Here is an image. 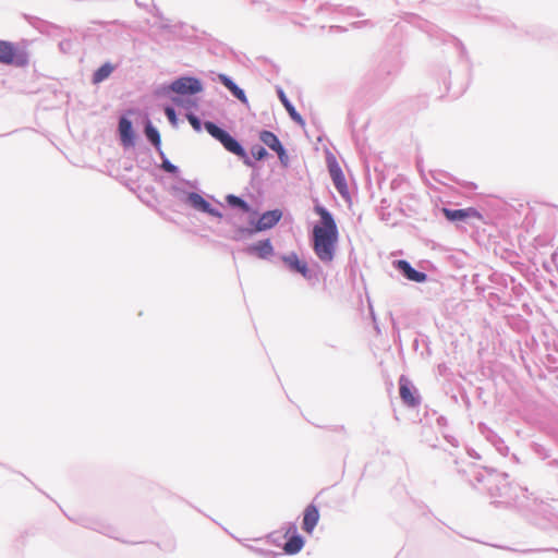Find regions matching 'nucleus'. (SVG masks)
I'll use <instances>...</instances> for the list:
<instances>
[{
  "instance_id": "obj_2",
  "label": "nucleus",
  "mask_w": 558,
  "mask_h": 558,
  "mask_svg": "<svg viewBox=\"0 0 558 558\" xmlns=\"http://www.w3.org/2000/svg\"><path fill=\"white\" fill-rule=\"evenodd\" d=\"M170 89L178 94V97L172 98V101L178 106H183L185 108L194 107L196 104L191 100H184L182 97L185 95H195L203 90V85L199 80L195 77H180L172 82L170 85Z\"/></svg>"
},
{
  "instance_id": "obj_28",
  "label": "nucleus",
  "mask_w": 558,
  "mask_h": 558,
  "mask_svg": "<svg viewBox=\"0 0 558 558\" xmlns=\"http://www.w3.org/2000/svg\"><path fill=\"white\" fill-rule=\"evenodd\" d=\"M258 244L267 245V244H269V241H268V240H266V241H262V242H259Z\"/></svg>"
},
{
  "instance_id": "obj_26",
  "label": "nucleus",
  "mask_w": 558,
  "mask_h": 558,
  "mask_svg": "<svg viewBox=\"0 0 558 558\" xmlns=\"http://www.w3.org/2000/svg\"><path fill=\"white\" fill-rule=\"evenodd\" d=\"M165 113H166L168 120L170 121V123L175 126L178 123V119H177L174 109L171 107H166Z\"/></svg>"
},
{
  "instance_id": "obj_17",
  "label": "nucleus",
  "mask_w": 558,
  "mask_h": 558,
  "mask_svg": "<svg viewBox=\"0 0 558 558\" xmlns=\"http://www.w3.org/2000/svg\"><path fill=\"white\" fill-rule=\"evenodd\" d=\"M259 140L274 151L282 146L277 135L269 131L260 132Z\"/></svg>"
},
{
  "instance_id": "obj_15",
  "label": "nucleus",
  "mask_w": 558,
  "mask_h": 558,
  "mask_svg": "<svg viewBox=\"0 0 558 558\" xmlns=\"http://www.w3.org/2000/svg\"><path fill=\"white\" fill-rule=\"evenodd\" d=\"M277 93H278V97L280 99V101L282 102V105L284 106V108L287 109V111L289 112V116L291 117V119L299 123L300 125H304V120L302 119V117L296 112L294 106L290 102V100L287 98L284 92L282 90V88H278L277 89Z\"/></svg>"
},
{
  "instance_id": "obj_22",
  "label": "nucleus",
  "mask_w": 558,
  "mask_h": 558,
  "mask_svg": "<svg viewBox=\"0 0 558 558\" xmlns=\"http://www.w3.org/2000/svg\"><path fill=\"white\" fill-rule=\"evenodd\" d=\"M227 202L229 205H231L232 207H239L241 208L243 211H248L250 207L240 197L238 196H234V195H228L227 196Z\"/></svg>"
},
{
  "instance_id": "obj_14",
  "label": "nucleus",
  "mask_w": 558,
  "mask_h": 558,
  "mask_svg": "<svg viewBox=\"0 0 558 558\" xmlns=\"http://www.w3.org/2000/svg\"><path fill=\"white\" fill-rule=\"evenodd\" d=\"M219 81L238 98L241 102L247 104V98L242 88H240L229 76L226 74L219 75Z\"/></svg>"
},
{
  "instance_id": "obj_12",
  "label": "nucleus",
  "mask_w": 558,
  "mask_h": 558,
  "mask_svg": "<svg viewBox=\"0 0 558 558\" xmlns=\"http://www.w3.org/2000/svg\"><path fill=\"white\" fill-rule=\"evenodd\" d=\"M281 216L282 214L278 209L264 213L257 220L256 230L262 231L272 228L280 220Z\"/></svg>"
},
{
  "instance_id": "obj_18",
  "label": "nucleus",
  "mask_w": 558,
  "mask_h": 558,
  "mask_svg": "<svg viewBox=\"0 0 558 558\" xmlns=\"http://www.w3.org/2000/svg\"><path fill=\"white\" fill-rule=\"evenodd\" d=\"M145 135L147 140L158 149L160 150L161 140L158 130L151 124L149 120H147L145 125Z\"/></svg>"
},
{
  "instance_id": "obj_1",
  "label": "nucleus",
  "mask_w": 558,
  "mask_h": 558,
  "mask_svg": "<svg viewBox=\"0 0 558 558\" xmlns=\"http://www.w3.org/2000/svg\"><path fill=\"white\" fill-rule=\"evenodd\" d=\"M315 211L320 220L314 227V244H335L338 240V230L331 214L323 206L317 205Z\"/></svg>"
},
{
  "instance_id": "obj_13",
  "label": "nucleus",
  "mask_w": 558,
  "mask_h": 558,
  "mask_svg": "<svg viewBox=\"0 0 558 558\" xmlns=\"http://www.w3.org/2000/svg\"><path fill=\"white\" fill-rule=\"evenodd\" d=\"M15 58V46L12 43L0 40V63L12 64Z\"/></svg>"
},
{
  "instance_id": "obj_25",
  "label": "nucleus",
  "mask_w": 558,
  "mask_h": 558,
  "mask_svg": "<svg viewBox=\"0 0 558 558\" xmlns=\"http://www.w3.org/2000/svg\"><path fill=\"white\" fill-rule=\"evenodd\" d=\"M277 155H278V158L281 162L282 166L287 167L289 165V156L286 151V149L283 148V146H281L280 148H278L276 150Z\"/></svg>"
},
{
  "instance_id": "obj_20",
  "label": "nucleus",
  "mask_w": 558,
  "mask_h": 558,
  "mask_svg": "<svg viewBox=\"0 0 558 558\" xmlns=\"http://www.w3.org/2000/svg\"><path fill=\"white\" fill-rule=\"evenodd\" d=\"M317 256L323 262H330L333 257V246H314Z\"/></svg>"
},
{
  "instance_id": "obj_23",
  "label": "nucleus",
  "mask_w": 558,
  "mask_h": 558,
  "mask_svg": "<svg viewBox=\"0 0 558 558\" xmlns=\"http://www.w3.org/2000/svg\"><path fill=\"white\" fill-rule=\"evenodd\" d=\"M251 154L256 160H262L268 155L267 150L258 145L252 147Z\"/></svg>"
},
{
  "instance_id": "obj_11",
  "label": "nucleus",
  "mask_w": 558,
  "mask_h": 558,
  "mask_svg": "<svg viewBox=\"0 0 558 558\" xmlns=\"http://www.w3.org/2000/svg\"><path fill=\"white\" fill-rule=\"evenodd\" d=\"M395 266L402 271L404 277L408 280L414 281V282H424L427 279V276L424 272H420L411 267V265L403 259L395 262Z\"/></svg>"
},
{
  "instance_id": "obj_3",
  "label": "nucleus",
  "mask_w": 558,
  "mask_h": 558,
  "mask_svg": "<svg viewBox=\"0 0 558 558\" xmlns=\"http://www.w3.org/2000/svg\"><path fill=\"white\" fill-rule=\"evenodd\" d=\"M204 128L214 138L219 141L227 150L243 158L247 166H252V162L247 158L244 148L228 132L209 121L204 123Z\"/></svg>"
},
{
  "instance_id": "obj_5",
  "label": "nucleus",
  "mask_w": 558,
  "mask_h": 558,
  "mask_svg": "<svg viewBox=\"0 0 558 558\" xmlns=\"http://www.w3.org/2000/svg\"><path fill=\"white\" fill-rule=\"evenodd\" d=\"M186 203L198 211L207 213L215 217L220 216L219 211L217 209L213 208L210 206V204L203 196H201L197 193H194V192L189 193V195L186 197Z\"/></svg>"
},
{
  "instance_id": "obj_21",
  "label": "nucleus",
  "mask_w": 558,
  "mask_h": 558,
  "mask_svg": "<svg viewBox=\"0 0 558 558\" xmlns=\"http://www.w3.org/2000/svg\"><path fill=\"white\" fill-rule=\"evenodd\" d=\"M272 250V246L266 245V246H250L247 252L248 254L253 256L264 257L267 254H270Z\"/></svg>"
},
{
  "instance_id": "obj_9",
  "label": "nucleus",
  "mask_w": 558,
  "mask_h": 558,
  "mask_svg": "<svg viewBox=\"0 0 558 558\" xmlns=\"http://www.w3.org/2000/svg\"><path fill=\"white\" fill-rule=\"evenodd\" d=\"M319 521V511L313 504L308 505L303 513L302 529L307 533L312 534L315 526Z\"/></svg>"
},
{
  "instance_id": "obj_24",
  "label": "nucleus",
  "mask_w": 558,
  "mask_h": 558,
  "mask_svg": "<svg viewBox=\"0 0 558 558\" xmlns=\"http://www.w3.org/2000/svg\"><path fill=\"white\" fill-rule=\"evenodd\" d=\"M186 118H187L189 122L191 123V125L193 126V129L196 132H201L202 131V122H201V120L195 114L187 113Z\"/></svg>"
},
{
  "instance_id": "obj_4",
  "label": "nucleus",
  "mask_w": 558,
  "mask_h": 558,
  "mask_svg": "<svg viewBox=\"0 0 558 558\" xmlns=\"http://www.w3.org/2000/svg\"><path fill=\"white\" fill-rule=\"evenodd\" d=\"M290 535L289 539L286 542L283 546V550L288 555H295L302 550L304 546V539L301 535L296 533V527L294 525L290 526L286 536Z\"/></svg>"
},
{
  "instance_id": "obj_16",
  "label": "nucleus",
  "mask_w": 558,
  "mask_h": 558,
  "mask_svg": "<svg viewBox=\"0 0 558 558\" xmlns=\"http://www.w3.org/2000/svg\"><path fill=\"white\" fill-rule=\"evenodd\" d=\"M283 262L294 271L300 272L303 277H308V269L305 262L292 254L283 257Z\"/></svg>"
},
{
  "instance_id": "obj_6",
  "label": "nucleus",
  "mask_w": 558,
  "mask_h": 558,
  "mask_svg": "<svg viewBox=\"0 0 558 558\" xmlns=\"http://www.w3.org/2000/svg\"><path fill=\"white\" fill-rule=\"evenodd\" d=\"M442 213L449 221H462L466 219H480V213L472 207L464 209H448L444 208Z\"/></svg>"
},
{
  "instance_id": "obj_7",
  "label": "nucleus",
  "mask_w": 558,
  "mask_h": 558,
  "mask_svg": "<svg viewBox=\"0 0 558 558\" xmlns=\"http://www.w3.org/2000/svg\"><path fill=\"white\" fill-rule=\"evenodd\" d=\"M399 392L400 398L408 407L414 408L418 404V399L414 395L411 381L405 376L399 378Z\"/></svg>"
},
{
  "instance_id": "obj_19",
  "label": "nucleus",
  "mask_w": 558,
  "mask_h": 558,
  "mask_svg": "<svg viewBox=\"0 0 558 558\" xmlns=\"http://www.w3.org/2000/svg\"><path fill=\"white\" fill-rule=\"evenodd\" d=\"M113 72V65L110 63L102 64L93 75V83L99 84L107 80Z\"/></svg>"
},
{
  "instance_id": "obj_8",
  "label": "nucleus",
  "mask_w": 558,
  "mask_h": 558,
  "mask_svg": "<svg viewBox=\"0 0 558 558\" xmlns=\"http://www.w3.org/2000/svg\"><path fill=\"white\" fill-rule=\"evenodd\" d=\"M328 169L335 187L341 195H344L348 191V186L342 170L339 167L338 162L336 160L329 161Z\"/></svg>"
},
{
  "instance_id": "obj_27",
  "label": "nucleus",
  "mask_w": 558,
  "mask_h": 558,
  "mask_svg": "<svg viewBox=\"0 0 558 558\" xmlns=\"http://www.w3.org/2000/svg\"><path fill=\"white\" fill-rule=\"evenodd\" d=\"M161 167L165 171L170 173H177L179 171L178 167L171 163L167 158H163Z\"/></svg>"
},
{
  "instance_id": "obj_10",
  "label": "nucleus",
  "mask_w": 558,
  "mask_h": 558,
  "mask_svg": "<svg viewBox=\"0 0 558 558\" xmlns=\"http://www.w3.org/2000/svg\"><path fill=\"white\" fill-rule=\"evenodd\" d=\"M119 134L121 143L124 147H132L135 143V134L133 131L132 122L126 118H121L119 121Z\"/></svg>"
}]
</instances>
